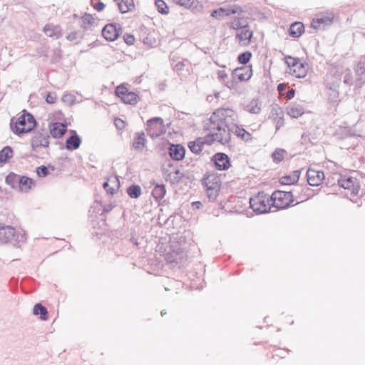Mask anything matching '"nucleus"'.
<instances>
[{
    "label": "nucleus",
    "mask_w": 365,
    "mask_h": 365,
    "mask_svg": "<svg viewBox=\"0 0 365 365\" xmlns=\"http://www.w3.org/2000/svg\"><path fill=\"white\" fill-rule=\"evenodd\" d=\"M204 128L210 131L206 135V140L210 143L217 141L222 145H225L231 140L230 132L232 129L228 125L227 121L218 120L215 115L210 116L208 122L205 123Z\"/></svg>",
    "instance_id": "f257e3e1"
},
{
    "label": "nucleus",
    "mask_w": 365,
    "mask_h": 365,
    "mask_svg": "<svg viewBox=\"0 0 365 365\" xmlns=\"http://www.w3.org/2000/svg\"><path fill=\"white\" fill-rule=\"evenodd\" d=\"M26 240L24 230H16L11 225L0 223V244L10 243L14 246H20Z\"/></svg>",
    "instance_id": "f03ea898"
},
{
    "label": "nucleus",
    "mask_w": 365,
    "mask_h": 365,
    "mask_svg": "<svg viewBox=\"0 0 365 365\" xmlns=\"http://www.w3.org/2000/svg\"><path fill=\"white\" fill-rule=\"evenodd\" d=\"M341 81L348 87L353 84L354 78L350 69H346L342 72L336 71L331 79L327 81V87L334 93V97L339 95V88Z\"/></svg>",
    "instance_id": "7ed1b4c3"
},
{
    "label": "nucleus",
    "mask_w": 365,
    "mask_h": 365,
    "mask_svg": "<svg viewBox=\"0 0 365 365\" xmlns=\"http://www.w3.org/2000/svg\"><path fill=\"white\" fill-rule=\"evenodd\" d=\"M271 195L263 192H259L257 195L250 198V207L257 214H263L269 212L272 201Z\"/></svg>",
    "instance_id": "20e7f679"
},
{
    "label": "nucleus",
    "mask_w": 365,
    "mask_h": 365,
    "mask_svg": "<svg viewBox=\"0 0 365 365\" xmlns=\"http://www.w3.org/2000/svg\"><path fill=\"white\" fill-rule=\"evenodd\" d=\"M252 75L251 66H243L234 69L232 72V78L225 83V86L230 89L235 87L237 82H242L248 81Z\"/></svg>",
    "instance_id": "39448f33"
},
{
    "label": "nucleus",
    "mask_w": 365,
    "mask_h": 365,
    "mask_svg": "<svg viewBox=\"0 0 365 365\" xmlns=\"http://www.w3.org/2000/svg\"><path fill=\"white\" fill-rule=\"evenodd\" d=\"M147 134L153 139L157 138L166 132L164 121L160 117H153L147 120Z\"/></svg>",
    "instance_id": "423d86ee"
},
{
    "label": "nucleus",
    "mask_w": 365,
    "mask_h": 365,
    "mask_svg": "<svg viewBox=\"0 0 365 365\" xmlns=\"http://www.w3.org/2000/svg\"><path fill=\"white\" fill-rule=\"evenodd\" d=\"M50 135L44 129H38L33 133L31 140V146L33 151L37 152L39 148H48L49 146Z\"/></svg>",
    "instance_id": "0eeeda50"
},
{
    "label": "nucleus",
    "mask_w": 365,
    "mask_h": 365,
    "mask_svg": "<svg viewBox=\"0 0 365 365\" xmlns=\"http://www.w3.org/2000/svg\"><path fill=\"white\" fill-rule=\"evenodd\" d=\"M332 185L335 187L337 194L343 195L351 201L354 200V197L362 195V193L359 194V184H332Z\"/></svg>",
    "instance_id": "6e6552de"
},
{
    "label": "nucleus",
    "mask_w": 365,
    "mask_h": 365,
    "mask_svg": "<svg viewBox=\"0 0 365 365\" xmlns=\"http://www.w3.org/2000/svg\"><path fill=\"white\" fill-rule=\"evenodd\" d=\"M272 201V205L277 208H284L289 205L292 200V192H284L280 190H276L271 195Z\"/></svg>",
    "instance_id": "1a4fd4ad"
},
{
    "label": "nucleus",
    "mask_w": 365,
    "mask_h": 365,
    "mask_svg": "<svg viewBox=\"0 0 365 365\" xmlns=\"http://www.w3.org/2000/svg\"><path fill=\"white\" fill-rule=\"evenodd\" d=\"M24 115L26 116L25 120L28 125L27 127H16V125H13V120H14V118H12L11 119V129L14 134H16L18 135L29 133L32 131L36 126V119L32 114L24 110Z\"/></svg>",
    "instance_id": "9d476101"
},
{
    "label": "nucleus",
    "mask_w": 365,
    "mask_h": 365,
    "mask_svg": "<svg viewBox=\"0 0 365 365\" xmlns=\"http://www.w3.org/2000/svg\"><path fill=\"white\" fill-rule=\"evenodd\" d=\"M115 94L126 104L135 105L139 98L135 93L129 91L124 86H118L115 89Z\"/></svg>",
    "instance_id": "9b49d317"
},
{
    "label": "nucleus",
    "mask_w": 365,
    "mask_h": 365,
    "mask_svg": "<svg viewBox=\"0 0 365 365\" xmlns=\"http://www.w3.org/2000/svg\"><path fill=\"white\" fill-rule=\"evenodd\" d=\"M334 15L332 12H327L326 14H320L317 18L313 19L311 25L314 29H325L332 24Z\"/></svg>",
    "instance_id": "f8f14e48"
},
{
    "label": "nucleus",
    "mask_w": 365,
    "mask_h": 365,
    "mask_svg": "<svg viewBox=\"0 0 365 365\" xmlns=\"http://www.w3.org/2000/svg\"><path fill=\"white\" fill-rule=\"evenodd\" d=\"M121 33V28L117 24H108L102 29V35L109 41H113L118 38Z\"/></svg>",
    "instance_id": "ddd939ff"
},
{
    "label": "nucleus",
    "mask_w": 365,
    "mask_h": 365,
    "mask_svg": "<svg viewBox=\"0 0 365 365\" xmlns=\"http://www.w3.org/2000/svg\"><path fill=\"white\" fill-rule=\"evenodd\" d=\"M215 167L220 170H227L231 164L229 156L224 153H217L213 156Z\"/></svg>",
    "instance_id": "4468645a"
},
{
    "label": "nucleus",
    "mask_w": 365,
    "mask_h": 365,
    "mask_svg": "<svg viewBox=\"0 0 365 365\" xmlns=\"http://www.w3.org/2000/svg\"><path fill=\"white\" fill-rule=\"evenodd\" d=\"M69 133L71 135L66 139L65 147L71 151L77 150L80 147L82 140L75 130H70Z\"/></svg>",
    "instance_id": "2eb2a0df"
},
{
    "label": "nucleus",
    "mask_w": 365,
    "mask_h": 365,
    "mask_svg": "<svg viewBox=\"0 0 365 365\" xmlns=\"http://www.w3.org/2000/svg\"><path fill=\"white\" fill-rule=\"evenodd\" d=\"M170 157L175 160H181L185 155V149L181 144H170L168 148Z\"/></svg>",
    "instance_id": "dca6fc26"
},
{
    "label": "nucleus",
    "mask_w": 365,
    "mask_h": 365,
    "mask_svg": "<svg viewBox=\"0 0 365 365\" xmlns=\"http://www.w3.org/2000/svg\"><path fill=\"white\" fill-rule=\"evenodd\" d=\"M252 36L253 32L250 29L249 25H247L245 28L239 30L235 38L238 39L242 45L247 46L250 43Z\"/></svg>",
    "instance_id": "f3484780"
},
{
    "label": "nucleus",
    "mask_w": 365,
    "mask_h": 365,
    "mask_svg": "<svg viewBox=\"0 0 365 365\" xmlns=\"http://www.w3.org/2000/svg\"><path fill=\"white\" fill-rule=\"evenodd\" d=\"M43 31L48 37L53 38V39H58L63 35L61 26L53 24H46Z\"/></svg>",
    "instance_id": "a211bd4d"
},
{
    "label": "nucleus",
    "mask_w": 365,
    "mask_h": 365,
    "mask_svg": "<svg viewBox=\"0 0 365 365\" xmlns=\"http://www.w3.org/2000/svg\"><path fill=\"white\" fill-rule=\"evenodd\" d=\"M50 134L53 138H61L66 132L67 126L61 123H52L49 125Z\"/></svg>",
    "instance_id": "6ab92c4d"
},
{
    "label": "nucleus",
    "mask_w": 365,
    "mask_h": 365,
    "mask_svg": "<svg viewBox=\"0 0 365 365\" xmlns=\"http://www.w3.org/2000/svg\"><path fill=\"white\" fill-rule=\"evenodd\" d=\"M205 187L206 195L210 202H215L220 194L222 184H202Z\"/></svg>",
    "instance_id": "aec40b11"
},
{
    "label": "nucleus",
    "mask_w": 365,
    "mask_h": 365,
    "mask_svg": "<svg viewBox=\"0 0 365 365\" xmlns=\"http://www.w3.org/2000/svg\"><path fill=\"white\" fill-rule=\"evenodd\" d=\"M155 185L152 190V196L159 205H162V201L163 202H165V200H163L166 194V188L165 184Z\"/></svg>",
    "instance_id": "412c9836"
},
{
    "label": "nucleus",
    "mask_w": 365,
    "mask_h": 365,
    "mask_svg": "<svg viewBox=\"0 0 365 365\" xmlns=\"http://www.w3.org/2000/svg\"><path fill=\"white\" fill-rule=\"evenodd\" d=\"M306 177L307 182H309L310 180L314 181L315 180L322 182V181L325 179V175L324 172L320 170H317L314 168H309L307 170Z\"/></svg>",
    "instance_id": "4be33fe9"
},
{
    "label": "nucleus",
    "mask_w": 365,
    "mask_h": 365,
    "mask_svg": "<svg viewBox=\"0 0 365 365\" xmlns=\"http://www.w3.org/2000/svg\"><path fill=\"white\" fill-rule=\"evenodd\" d=\"M304 31V26L302 22H294L289 29V35L293 38H299Z\"/></svg>",
    "instance_id": "5701e85b"
},
{
    "label": "nucleus",
    "mask_w": 365,
    "mask_h": 365,
    "mask_svg": "<svg viewBox=\"0 0 365 365\" xmlns=\"http://www.w3.org/2000/svg\"><path fill=\"white\" fill-rule=\"evenodd\" d=\"M13 157V149L7 145L0 150V165L7 163Z\"/></svg>",
    "instance_id": "b1692460"
},
{
    "label": "nucleus",
    "mask_w": 365,
    "mask_h": 365,
    "mask_svg": "<svg viewBox=\"0 0 365 365\" xmlns=\"http://www.w3.org/2000/svg\"><path fill=\"white\" fill-rule=\"evenodd\" d=\"M117 3L118 9L122 14L127 13L134 8L133 0H115Z\"/></svg>",
    "instance_id": "393cba45"
},
{
    "label": "nucleus",
    "mask_w": 365,
    "mask_h": 365,
    "mask_svg": "<svg viewBox=\"0 0 365 365\" xmlns=\"http://www.w3.org/2000/svg\"><path fill=\"white\" fill-rule=\"evenodd\" d=\"M248 24V21L246 19L243 17H235L230 24V28L234 30L239 31L245 26H247Z\"/></svg>",
    "instance_id": "a878e982"
},
{
    "label": "nucleus",
    "mask_w": 365,
    "mask_h": 365,
    "mask_svg": "<svg viewBox=\"0 0 365 365\" xmlns=\"http://www.w3.org/2000/svg\"><path fill=\"white\" fill-rule=\"evenodd\" d=\"M145 136L143 132L136 133L133 139V147L135 150H142L145 145Z\"/></svg>",
    "instance_id": "bb28decb"
},
{
    "label": "nucleus",
    "mask_w": 365,
    "mask_h": 365,
    "mask_svg": "<svg viewBox=\"0 0 365 365\" xmlns=\"http://www.w3.org/2000/svg\"><path fill=\"white\" fill-rule=\"evenodd\" d=\"M205 143V142L201 138H198L195 140L190 142L188 148L192 153L199 154L202 151Z\"/></svg>",
    "instance_id": "cd10ccee"
},
{
    "label": "nucleus",
    "mask_w": 365,
    "mask_h": 365,
    "mask_svg": "<svg viewBox=\"0 0 365 365\" xmlns=\"http://www.w3.org/2000/svg\"><path fill=\"white\" fill-rule=\"evenodd\" d=\"M292 74L297 78H302L307 76V65L301 62H299L296 67L293 68L291 71Z\"/></svg>",
    "instance_id": "c85d7f7f"
},
{
    "label": "nucleus",
    "mask_w": 365,
    "mask_h": 365,
    "mask_svg": "<svg viewBox=\"0 0 365 365\" xmlns=\"http://www.w3.org/2000/svg\"><path fill=\"white\" fill-rule=\"evenodd\" d=\"M33 314L34 315H39L40 319L43 321L47 320L48 317V312L47 309L41 303H37L34 305L33 309Z\"/></svg>",
    "instance_id": "c756f323"
},
{
    "label": "nucleus",
    "mask_w": 365,
    "mask_h": 365,
    "mask_svg": "<svg viewBox=\"0 0 365 365\" xmlns=\"http://www.w3.org/2000/svg\"><path fill=\"white\" fill-rule=\"evenodd\" d=\"M234 111L230 108H221L218 109L216 111L213 112L211 116H216V118L218 120H225L227 117H232L234 115Z\"/></svg>",
    "instance_id": "7c9ffc66"
},
{
    "label": "nucleus",
    "mask_w": 365,
    "mask_h": 365,
    "mask_svg": "<svg viewBox=\"0 0 365 365\" xmlns=\"http://www.w3.org/2000/svg\"><path fill=\"white\" fill-rule=\"evenodd\" d=\"M304 113V108L299 104L291 105L287 108V114L292 118H298Z\"/></svg>",
    "instance_id": "2f4dec72"
},
{
    "label": "nucleus",
    "mask_w": 365,
    "mask_h": 365,
    "mask_svg": "<svg viewBox=\"0 0 365 365\" xmlns=\"http://www.w3.org/2000/svg\"><path fill=\"white\" fill-rule=\"evenodd\" d=\"M127 194L132 199L138 198L142 193L141 187L137 184H131L126 189Z\"/></svg>",
    "instance_id": "473e14b6"
},
{
    "label": "nucleus",
    "mask_w": 365,
    "mask_h": 365,
    "mask_svg": "<svg viewBox=\"0 0 365 365\" xmlns=\"http://www.w3.org/2000/svg\"><path fill=\"white\" fill-rule=\"evenodd\" d=\"M13 190L19 192L27 193L34 189L36 184H9Z\"/></svg>",
    "instance_id": "72a5a7b5"
},
{
    "label": "nucleus",
    "mask_w": 365,
    "mask_h": 365,
    "mask_svg": "<svg viewBox=\"0 0 365 365\" xmlns=\"http://www.w3.org/2000/svg\"><path fill=\"white\" fill-rule=\"evenodd\" d=\"M301 174L300 170H297L293 172L292 175H287L282 177L279 182H284V180H289V182H298Z\"/></svg>",
    "instance_id": "f704fd0d"
},
{
    "label": "nucleus",
    "mask_w": 365,
    "mask_h": 365,
    "mask_svg": "<svg viewBox=\"0 0 365 365\" xmlns=\"http://www.w3.org/2000/svg\"><path fill=\"white\" fill-rule=\"evenodd\" d=\"M79 23L82 28L87 29L94 23V19L91 14H85L80 19Z\"/></svg>",
    "instance_id": "c9c22d12"
},
{
    "label": "nucleus",
    "mask_w": 365,
    "mask_h": 365,
    "mask_svg": "<svg viewBox=\"0 0 365 365\" xmlns=\"http://www.w3.org/2000/svg\"><path fill=\"white\" fill-rule=\"evenodd\" d=\"M246 110L252 114H258L261 111V105L257 100H253L246 106Z\"/></svg>",
    "instance_id": "e433bc0d"
},
{
    "label": "nucleus",
    "mask_w": 365,
    "mask_h": 365,
    "mask_svg": "<svg viewBox=\"0 0 365 365\" xmlns=\"http://www.w3.org/2000/svg\"><path fill=\"white\" fill-rule=\"evenodd\" d=\"M243 12L242 7L239 5H232L229 6L228 7H225V16H229L231 14H237L238 15L241 14Z\"/></svg>",
    "instance_id": "4c0bfd02"
},
{
    "label": "nucleus",
    "mask_w": 365,
    "mask_h": 365,
    "mask_svg": "<svg viewBox=\"0 0 365 365\" xmlns=\"http://www.w3.org/2000/svg\"><path fill=\"white\" fill-rule=\"evenodd\" d=\"M175 2L186 9L195 8L198 4L197 0H174Z\"/></svg>",
    "instance_id": "58836bf2"
},
{
    "label": "nucleus",
    "mask_w": 365,
    "mask_h": 365,
    "mask_svg": "<svg viewBox=\"0 0 365 365\" xmlns=\"http://www.w3.org/2000/svg\"><path fill=\"white\" fill-rule=\"evenodd\" d=\"M285 150L277 148L272 154L273 161L278 163L281 162L284 158Z\"/></svg>",
    "instance_id": "ea45409f"
},
{
    "label": "nucleus",
    "mask_w": 365,
    "mask_h": 365,
    "mask_svg": "<svg viewBox=\"0 0 365 365\" xmlns=\"http://www.w3.org/2000/svg\"><path fill=\"white\" fill-rule=\"evenodd\" d=\"M120 186V184H114V186H111L110 184H102V187L106 193L111 196L118 191Z\"/></svg>",
    "instance_id": "a19ab883"
},
{
    "label": "nucleus",
    "mask_w": 365,
    "mask_h": 365,
    "mask_svg": "<svg viewBox=\"0 0 365 365\" xmlns=\"http://www.w3.org/2000/svg\"><path fill=\"white\" fill-rule=\"evenodd\" d=\"M234 133L245 141H248L250 139L251 135L242 128L235 126V130Z\"/></svg>",
    "instance_id": "79ce46f5"
},
{
    "label": "nucleus",
    "mask_w": 365,
    "mask_h": 365,
    "mask_svg": "<svg viewBox=\"0 0 365 365\" xmlns=\"http://www.w3.org/2000/svg\"><path fill=\"white\" fill-rule=\"evenodd\" d=\"M155 4L158 11L161 14H168L169 12L168 6L163 0H155Z\"/></svg>",
    "instance_id": "37998d69"
},
{
    "label": "nucleus",
    "mask_w": 365,
    "mask_h": 365,
    "mask_svg": "<svg viewBox=\"0 0 365 365\" xmlns=\"http://www.w3.org/2000/svg\"><path fill=\"white\" fill-rule=\"evenodd\" d=\"M252 58V53L250 51H245L241 53L238 57V62L242 65H246Z\"/></svg>",
    "instance_id": "c03bdc74"
},
{
    "label": "nucleus",
    "mask_w": 365,
    "mask_h": 365,
    "mask_svg": "<svg viewBox=\"0 0 365 365\" xmlns=\"http://www.w3.org/2000/svg\"><path fill=\"white\" fill-rule=\"evenodd\" d=\"M115 207L116 205L114 203L103 205L101 212L100 213V216H101V220H105L106 215L112 211Z\"/></svg>",
    "instance_id": "a18cd8bd"
},
{
    "label": "nucleus",
    "mask_w": 365,
    "mask_h": 365,
    "mask_svg": "<svg viewBox=\"0 0 365 365\" xmlns=\"http://www.w3.org/2000/svg\"><path fill=\"white\" fill-rule=\"evenodd\" d=\"M285 63L287 65V66L290 68V71L298 64L299 62H300L299 58H294L292 56H288L285 57Z\"/></svg>",
    "instance_id": "49530a36"
},
{
    "label": "nucleus",
    "mask_w": 365,
    "mask_h": 365,
    "mask_svg": "<svg viewBox=\"0 0 365 365\" xmlns=\"http://www.w3.org/2000/svg\"><path fill=\"white\" fill-rule=\"evenodd\" d=\"M210 16L216 19L220 20L225 16V7H220L213 10Z\"/></svg>",
    "instance_id": "de8ad7c7"
},
{
    "label": "nucleus",
    "mask_w": 365,
    "mask_h": 365,
    "mask_svg": "<svg viewBox=\"0 0 365 365\" xmlns=\"http://www.w3.org/2000/svg\"><path fill=\"white\" fill-rule=\"evenodd\" d=\"M62 101L68 106H71L75 103V96L71 94L66 93L63 95Z\"/></svg>",
    "instance_id": "09e8293b"
},
{
    "label": "nucleus",
    "mask_w": 365,
    "mask_h": 365,
    "mask_svg": "<svg viewBox=\"0 0 365 365\" xmlns=\"http://www.w3.org/2000/svg\"><path fill=\"white\" fill-rule=\"evenodd\" d=\"M48 173V168L45 165H41L36 168V174L39 177H46Z\"/></svg>",
    "instance_id": "8fccbe9b"
},
{
    "label": "nucleus",
    "mask_w": 365,
    "mask_h": 365,
    "mask_svg": "<svg viewBox=\"0 0 365 365\" xmlns=\"http://www.w3.org/2000/svg\"><path fill=\"white\" fill-rule=\"evenodd\" d=\"M25 118L26 116L23 113L15 122H13V125H16V127H27L28 125L26 123ZM13 121H14V120Z\"/></svg>",
    "instance_id": "3c124183"
},
{
    "label": "nucleus",
    "mask_w": 365,
    "mask_h": 365,
    "mask_svg": "<svg viewBox=\"0 0 365 365\" xmlns=\"http://www.w3.org/2000/svg\"><path fill=\"white\" fill-rule=\"evenodd\" d=\"M82 34L79 31H73L70 33L68 35H67L66 38L68 41H75V40H79L82 38Z\"/></svg>",
    "instance_id": "603ef678"
},
{
    "label": "nucleus",
    "mask_w": 365,
    "mask_h": 365,
    "mask_svg": "<svg viewBox=\"0 0 365 365\" xmlns=\"http://www.w3.org/2000/svg\"><path fill=\"white\" fill-rule=\"evenodd\" d=\"M19 179V175L14 173H10L5 178V182H17Z\"/></svg>",
    "instance_id": "864d4df0"
},
{
    "label": "nucleus",
    "mask_w": 365,
    "mask_h": 365,
    "mask_svg": "<svg viewBox=\"0 0 365 365\" xmlns=\"http://www.w3.org/2000/svg\"><path fill=\"white\" fill-rule=\"evenodd\" d=\"M218 79L225 85L228 80V75L225 71H217Z\"/></svg>",
    "instance_id": "5fc2aeb1"
},
{
    "label": "nucleus",
    "mask_w": 365,
    "mask_h": 365,
    "mask_svg": "<svg viewBox=\"0 0 365 365\" xmlns=\"http://www.w3.org/2000/svg\"><path fill=\"white\" fill-rule=\"evenodd\" d=\"M355 72L358 76H361L365 73V63L360 62L355 68Z\"/></svg>",
    "instance_id": "6e6d98bb"
},
{
    "label": "nucleus",
    "mask_w": 365,
    "mask_h": 365,
    "mask_svg": "<svg viewBox=\"0 0 365 365\" xmlns=\"http://www.w3.org/2000/svg\"><path fill=\"white\" fill-rule=\"evenodd\" d=\"M271 114H272V117L276 115L275 118H277V117L283 115V111L279 106L276 105L272 107V110H271Z\"/></svg>",
    "instance_id": "4d7b16f0"
},
{
    "label": "nucleus",
    "mask_w": 365,
    "mask_h": 365,
    "mask_svg": "<svg viewBox=\"0 0 365 365\" xmlns=\"http://www.w3.org/2000/svg\"><path fill=\"white\" fill-rule=\"evenodd\" d=\"M123 39H124L125 43L129 46L133 45L135 41L134 36L132 34H125L123 36Z\"/></svg>",
    "instance_id": "13d9d810"
},
{
    "label": "nucleus",
    "mask_w": 365,
    "mask_h": 365,
    "mask_svg": "<svg viewBox=\"0 0 365 365\" xmlns=\"http://www.w3.org/2000/svg\"><path fill=\"white\" fill-rule=\"evenodd\" d=\"M274 120L275 122V126H276L277 130H278L284 123L283 115H282L277 118H274Z\"/></svg>",
    "instance_id": "bf43d9fd"
},
{
    "label": "nucleus",
    "mask_w": 365,
    "mask_h": 365,
    "mask_svg": "<svg viewBox=\"0 0 365 365\" xmlns=\"http://www.w3.org/2000/svg\"><path fill=\"white\" fill-rule=\"evenodd\" d=\"M56 99V95L55 93H48L46 97V103L49 104H53L55 103V101Z\"/></svg>",
    "instance_id": "052dcab7"
},
{
    "label": "nucleus",
    "mask_w": 365,
    "mask_h": 365,
    "mask_svg": "<svg viewBox=\"0 0 365 365\" xmlns=\"http://www.w3.org/2000/svg\"><path fill=\"white\" fill-rule=\"evenodd\" d=\"M17 182H34L33 180L25 175H19V179Z\"/></svg>",
    "instance_id": "680f3d73"
},
{
    "label": "nucleus",
    "mask_w": 365,
    "mask_h": 365,
    "mask_svg": "<svg viewBox=\"0 0 365 365\" xmlns=\"http://www.w3.org/2000/svg\"><path fill=\"white\" fill-rule=\"evenodd\" d=\"M54 57L51 60L52 62H56L57 61L59 58H61V50L60 48H57L54 51Z\"/></svg>",
    "instance_id": "e2e57ef3"
},
{
    "label": "nucleus",
    "mask_w": 365,
    "mask_h": 365,
    "mask_svg": "<svg viewBox=\"0 0 365 365\" xmlns=\"http://www.w3.org/2000/svg\"><path fill=\"white\" fill-rule=\"evenodd\" d=\"M93 7L97 11H101L105 8V4L102 1H98Z\"/></svg>",
    "instance_id": "0e129e2a"
},
{
    "label": "nucleus",
    "mask_w": 365,
    "mask_h": 365,
    "mask_svg": "<svg viewBox=\"0 0 365 365\" xmlns=\"http://www.w3.org/2000/svg\"><path fill=\"white\" fill-rule=\"evenodd\" d=\"M336 177H337V179H336L337 182H347V183L353 182L351 177H349L346 180H341V175H336Z\"/></svg>",
    "instance_id": "69168bd1"
},
{
    "label": "nucleus",
    "mask_w": 365,
    "mask_h": 365,
    "mask_svg": "<svg viewBox=\"0 0 365 365\" xmlns=\"http://www.w3.org/2000/svg\"><path fill=\"white\" fill-rule=\"evenodd\" d=\"M295 95V90L294 89H289L288 90V91L286 93V98L287 100H290L292 98H294Z\"/></svg>",
    "instance_id": "338daca9"
},
{
    "label": "nucleus",
    "mask_w": 365,
    "mask_h": 365,
    "mask_svg": "<svg viewBox=\"0 0 365 365\" xmlns=\"http://www.w3.org/2000/svg\"><path fill=\"white\" fill-rule=\"evenodd\" d=\"M191 205L192 208L196 210H199L202 207V204L200 201L192 202Z\"/></svg>",
    "instance_id": "774afa93"
}]
</instances>
